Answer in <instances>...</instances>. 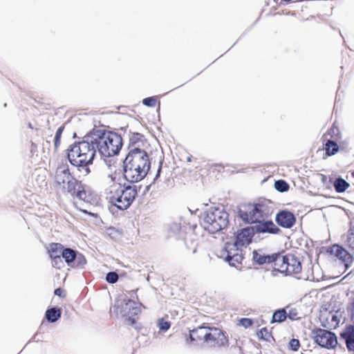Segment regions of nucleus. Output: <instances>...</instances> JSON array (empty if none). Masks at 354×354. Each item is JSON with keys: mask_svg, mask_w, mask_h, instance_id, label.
Masks as SVG:
<instances>
[{"mask_svg": "<svg viewBox=\"0 0 354 354\" xmlns=\"http://www.w3.org/2000/svg\"><path fill=\"white\" fill-rule=\"evenodd\" d=\"M50 185L57 192L67 193L80 200L87 201V193L80 180L73 176L67 163H59L50 173Z\"/></svg>", "mask_w": 354, "mask_h": 354, "instance_id": "1", "label": "nucleus"}, {"mask_svg": "<svg viewBox=\"0 0 354 354\" xmlns=\"http://www.w3.org/2000/svg\"><path fill=\"white\" fill-rule=\"evenodd\" d=\"M187 344H205L211 348H220L229 345V338L226 332L215 326H208L205 324L198 326L186 335Z\"/></svg>", "mask_w": 354, "mask_h": 354, "instance_id": "2", "label": "nucleus"}, {"mask_svg": "<svg viewBox=\"0 0 354 354\" xmlns=\"http://www.w3.org/2000/svg\"><path fill=\"white\" fill-rule=\"evenodd\" d=\"M126 161L124 175L129 182L140 181L149 171L151 162L147 153H128Z\"/></svg>", "mask_w": 354, "mask_h": 354, "instance_id": "3", "label": "nucleus"}, {"mask_svg": "<svg viewBox=\"0 0 354 354\" xmlns=\"http://www.w3.org/2000/svg\"><path fill=\"white\" fill-rule=\"evenodd\" d=\"M95 142L100 153L110 158L117 155L122 147V138L118 133L106 130H97Z\"/></svg>", "mask_w": 354, "mask_h": 354, "instance_id": "4", "label": "nucleus"}, {"mask_svg": "<svg viewBox=\"0 0 354 354\" xmlns=\"http://www.w3.org/2000/svg\"><path fill=\"white\" fill-rule=\"evenodd\" d=\"M95 155L92 142L82 141L72 145L68 153V159L71 165L76 167H86L91 164Z\"/></svg>", "mask_w": 354, "mask_h": 354, "instance_id": "5", "label": "nucleus"}, {"mask_svg": "<svg viewBox=\"0 0 354 354\" xmlns=\"http://www.w3.org/2000/svg\"><path fill=\"white\" fill-rule=\"evenodd\" d=\"M107 164L110 171L102 180V189L106 200L109 201L112 197L116 196V194L123 187V185L121 183V171L117 168V160L111 159L108 161Z\"/></svg>", "mask_w": 354, "mask_h": 354, "instance_id": "6", "label": "nucleus"}, {"mask_svg": "<svg viewBox=\"0 0 354 354\" xmlns=\"http://www.w3.org/2000/svg\"><path fill=\"white\" fill-rule=\"evenodd\" d=\"M228 213L223 209L212 207L203 216L201 225L210 233H216L227 227Z\"/></svg>", "mask_w": 354, "mask_h": 354, "instance_id": "7", "label": "nucleus"}, {"mask_svg": "<svg viewBox=\"0 0 354 354\" xmlns=\"http://www.w3.org/2000/svg\"><path fill=\"white\" fill-rule=\"evenodd\" d=\"M274 270L286 276H292L297 279H306L301 273V261L292 254L282 255L281 253H279Z\"/></svg>", "mask_w": 354, "mask_h": 354, "instance_id": "8", "label": "nucleus"}, {"mask_svg": "<svg viewBox=\"0 0 354 354\" xmlns=\"http://www.w3.org/2000/svg\"><path fill=\"white\" fill-rule=\"evenodd\" d=\"M268 207L264 204L248 203L239 209V217L248 223H258L268 216Z\"/></svg>", "mask_w": 354, "mask_h": 354, "instance_id": "9", "label": "nucleus"}, {"mask_svg": "<svg viewBox=\"0 0 354 354\" xmlns=\"http://www.w3.org/2000/svg\"><path fill=\"white\" fill-rule=\"evenodd\" d=\"M138 194L136 186L123 185V187L109 201L118 209L124 210L129 208Z\"/></svg>", "mask_w": 354, "mask_h": 354, "instance_id": "10", "label": "nucleus"}, {"mask_svg": "<svg viewBox=\"0 0 354 354\" xmlns=\"http://www.w3.org/2000/svg\"><path fill=\"white\" fill-rule=\"evenodd\" d=\"M315 342L322 347L330 349L337 344V339L334 333L322 328H316L313 331Z\"/></svg>", "mask_w": 354, "mask_h": 354, "instance_id": "11", "label": "nucleus"}, {"mask_svg": "<svg viewBox=\"0 0 354 354\" xmlns=\"http://www.w3.org/2000/svg\"><path fill=\"white\" fill-rule=\"evenodd\" d=\"M150 145L145 136L138 132H131L129 138V153H147Z\"/></svg>", "mask_w": 354, "mask_h": 354, "instance_id": "12", "label": "nucleus"}, {"mask_svg": "<svg viewBox=\"0 0 354 354\" xmlns=\"http://www.w3.org/2000/svg\"><path fill=\"white\" fill-rule=\"evenodd\" d=\"M327 253L340 260L344 264L346 268H349L353 261V256L343 247L337 244L329 247Z\"/></svg>", "mask_w": 354, "mask_h": 354, "instance_id": "13", "label": "nucleus"}, {"mask_svg": "<svg viewBox=\"0 0 354 354\" xmlns=\"http://www.w3.org/2000/svg\"><path fill=\"white\" fill-rule=\"evenodd\" d=\"M64 129V126L62 125L59 127L55 132V134L52 139L53 135L51 133V131L50 128L48 129V131L44 132V138L46 142V147L48 150L50 149L51 147V140L53 142V149L55 151H57L60 145V139L62 135V133Z\"/></svg>", "mask_w": 354, "mask_h": 354, "instance_id": "14", "label": "nucleus"}, {"mask_svg": "<svg viewBox=\"0 0 354 354\" xmlns=\"http://www.w3.org/2000/svg\"><path fill=\"white\" fill-rule=\"evenodd\" d=\"M276 221L282 227L290 228L295 225L296 218L292 212L282 210L277 214Z\"/></svg>", "mask_w": 354, "mask_h": 354, "instance_id": "15", "label": "nucleus"}, {"mask_svg": "<svg viewBox=\"0 0 354 354\" xmlns=\"http://www.w3.org/2000/svg\"><path fill=\"white\" fill-rule=\"evenodd\" d=\"M280 252L274 253L272 254L266 255L258 252L257 251L253 252V260L259 265L265 263H273L274 270L276 267V263L278 261V257Z\"/></svg>", "mask_w": 354, "mask_h": 354, "instance_id": "16", "label": "nucleus"}, {"mask_svg": "<svg viewBox=\"0 0 354 354\" xmlns=\"http://www.w3.org/2000/svg\"><path fill=\"white\" fill-rule=\"evenodd\" d=\"M254 236V230L252 228L247 227L242 229L236 235L235 245L242 247L248 245Z\"/></svg>", "mask_w": 354, "mask_h": 354, "instance_id": "17", "label": "nucleus"}, {"mask_svg": "<svg viewBox=\"0 0 354 354\" xmlns=\"http://www.w3.org/2000/svg\"><path fill=\"white\" fill-rule=\"evenodd\" d=\"M340 337L345 341L348 351H354V325H348L340 333Z\"/></svg>", "mask_w": 354, "mask_h": 354, "instance_id": "18", "label": "nucleus"}, {"mask_svg": "<svg viewBox=\"0 0 354 354\" xmlns=\"http://www.w3.org/2000/svg\"><path fill=\"white\" fill-rule=\"evenodd\" d=\"M258 233L277 234L280 230L272 221H260L255 226Z\"/></svg>", "mask_w": 354, "mask_h": 354, "instance_id": "19", "label": "nucleus"}, {"mask_svg": "<svg viewBox=\"0 0 354 354\" xmlns=\"http://www.w3.org/2000/svg\"><path fill=\"white\" fill-rule=\"evenodd\" d=\"M223 258L230 266L234 267H238L241 265L243 259V256L238 252L237 250H235V252L233 254L227 251V254L224 256Z\"/></svg>", "mask_w": 354, "mask_h": 354, "instance_id": "20", "label": "nucleus"}, {"mask_svg": "<svg viewBox=\"0 0 354 354\" xmlns=\"http://www.w3.org/2000/svg\"><path fill=\"white\" fill-rule=\"evenodd\" d=\"M64 248V246L61 243H52L49 244L48 252L50 259L59 260V257H62Z\"/></svg>", "mask_w": 354, "mask_h": 354, "instance_id": "21", "label": "nucleus"}, {"mask_svg": "<svg viewBox=\"0 0 354 354\" xmlns=\"http://www.w3.org/2000/svg\"><path fill=\"white\" fill-rule=\"evenodd\" d=\"M124 312L123 315L137 316L140 313L141 310L135 301L129 299L124 304Z\"/></svg>", "mask_w": 354, "mask_h": 354, "instance_id": "22", "label": "nucleus"}, {"mask_svg": "<svg viewBox=\"0 0 354 354\" xmlns=\"http://www.w3.org/2000/svg\"><path fill=\"white\" fill-rule=\"evenodd\" d=\"M324 144V149L326 156H331L336 154L339 151V146L335 140L326 139Z\"/></svg>", "mask_w": 354, "mask_h": 354, "instance_id": "23", "label": "nucleus"}, {"mask_svg": "<svg viewBox=\"0 0 354 354\" xmlns=\"http://www.w3.org/2000/svg\"><path fill=\"white\" fill-rule=\"evenodd\" d=\"M61 309L54 307L49 308L46 311L45 317L48 322H55L61 317Z\"/></svg>", "mask_w": 354, "mask_h": 354, "instance_id": "24", "label": "nucleus"}, {"mask_svg": "<svg viewBox=\"0 0 354 354\" xmlns=\"http://www.w3.org/2000/svg\"><path fill=\"white\" fill-rule=\"evenodd\" d=\"M333 186L337 192L342 193L345 192L349 187L350 185L344 179L342 178H337L334 181Z\"/></svg>", "mask_w": 354, "mask_h": 354, "instance_id": "25", "label": "nucleus"}, {"mask_svg": "<svg viewBox=\"0 0 354 354\" xmlns=\"http://www.w3.org/2000/svg\"><path fill=\"white\" fill-rule=\"evenodd\" d=\"M62 257L65 261L70 265L74 261L76 257V252L71 248H64Z\"/></svg>", "mask_w": 354, "mask_h": 354, "instance_id": "26", "label": "nucleus"}, {"mask_svg": "<svg viewBox=\"0 0 354 354\" xmlns=\"http://www.w3.org/2000/svg\"><path fill=\"white\" fill-rule=\"evenodd\" d=\"M257 335L259 339L264 340L266 342H271L272 339H274L272 333L269 329L266 327H263L261 328L257 333Z\"/></svg>", "mask_w": 354, "mask_h": 354, "instance_id": "27", "label": "nucleus"}, {"mask_svg": "<svg viewBox=\"0 0 354 354\" xmlns=\"http://www.w3.org/2000/svg\"><path fill=\"white\" fill-rule=\"evenodd\" d=\"M287 318V313L285 309H280L276 310L272 318V322H279L281 323L285 321Z\"/></svg>", "mask_w": 354, "mask_h": 354, "instance_id": "28", "label": "nucleus"}, {"mask_svg": "<svg viewBox=\"0 0 354 354\" xmlns=\"http://www.w3.org/2000/svg\"><path fill=\"white\" fill-rule=\"evenodd\" d=\"M328 135L330 136L331 138H333L334 140H338L340 138L339 129L334 124L327 131V133L324 136V138H326ZM324 140H326V138H324Z\"/></svg>", "mask_w": 354, "mask_h": 354, "instance_id": "29", "label": "nucleus"}, {"mask_svg": "<svg viewBox=\"0 0 354 354\" xmlns=\"http://www.w3.org/2000/svg\"><path fill=\"white\" fill-rule=\"evenodd\" d=\"M274 188L281 192H286L289 189V185L283 180H279L274 183Z\"/></svg>", "mask_w": 354, "mask_h": 354, "instance_id": "30", "label": "nucleus"}, {"mask_svg": "<svg viewBox=\"0 0 354 354\" xmlns=\"http://www.w3.org/2000/svg\"><path fill=\"white\" fill-rule=\"evenodd\" d=\"M346 245L351 250H354V227H351L348 231Z\"/></svg>", "mask_w": 354, "mask_h": 354, "instance_id": "31", "label": "nucleus"}, {"mask_svg": "<svg viewBox=\"0 0 354 354\" xmlns=\"http://www.w3.org/2000/svg\"><path fill=\"white\" fill-rule=\"evenodd\" d=\"M170 327V322L166 320L165 318H160L158 319V328L160 330L167 331Z\"/></svg>", "mask_w": 354, "mask_h": 354, "instance_id": "32", "label": "nucleus"}, {"mask_svg": "<svg viewBox=\"0 0 354 354\" xmlns=\"http://www.w3.org/2000/svg\"><path fill=\"white\" fill-rule=\"evenodd\" d=\"M157 102H158V100H157L156 97H149L145 98L142 100V103L145 105H146L147 106H151V107L156 106L157 104Z\"/></svg>", "mask_w": 354, "mask_h": 354, "instance_id": "33", "label": "nucleus"}, {"mask_svg": "<svg viewBox=\"0 0 354 354\" xmlns=\"http://www.w3.org/2000/svg\"><path fill=\"white\" fill-rule=\"evenodd\" d=\"M118 274L115 272H109L106 274V280L110 283H114L118 280Z\"/></svg>", "mask_w": 354, "mask_h": 354, "instance_id": "34", "label": "nucleus"}, {"mask_svg": "<svg viewBox=\"0 0 354 354\" xmlns=\"http://www.w3.org/2000/svg\"><path fill=\"white\" fill-rule=\"evenodd\" d=\"M253 321L250 318H241L239 320L238 325L243 326L245 328H248L252 326Z\"/></svg>", "mask_w": 354, "mask_h": 354, "instance_id": "35", "label": "nucleus"}, {"mask_svg": "<svg viewBox=\"0 0 354 354\" xmlns=\"http://www.w3.org/2000/svg\"><path fill=\"white\" fill-rule=\"evenodd\" d=\"M287 317H289L292 320H296L299 318L298 316V313L295 309H291L289 310V313H287Z\"/></svg>", "mask_w": 354, "mask_h": 354, "instance_id": "36", "label": "nucleus"}, {"mask_svg": "<svg viewBox=\"0 0 354 354\" xmlns=\"http://www.w3.org/2000/svg\"><path fill=\"white\" fill-rule=\"evenodd\" d=\"M290 346L293 351H297L300 346L299 341L297 339H292L290 342Z\"/></svg>", "mask_w": 354, "mask_h": 354, "instance_id": "37", "label": "nucleus"}, {"mask_svg": "<svg viewBox=\"0 0 354 354\" xmlns=\"http://www.w3.org/2000/svg\"><path fill=\"white\" fill-rule=\"evenodd\" d=\"M54 294L59 297L64 298L66 297V293L64 289L61 288H58L55 290Z\"/></svg>", "mask_w": 354, "mask_h": 354, "instance_id": "38", "label": "nucleus"}, {"mask_svg": "<svg viewBox=\"0 0 354 354\" xmlns=\"http://www.w3.org/2000/svg\"><path fill=\"white\" fill-rule=\"evenodd\" d=\"M52 261H53V266L57 268H60V265L59 264H62L63 262H62V258L59 257V260L57 259H51Z\"/></svg>", "mask_w": 354, "mask_h": 354, "instance_id": "39", "label": "nucleus"}, {"mask_svg": "<svg viewBox=\"0 0 354 354\" xmlns=\"http://www.w3.org/2000/svg\"><path fill=\"white\" fill-rule=\"evenodd\" d=\"M124 317H128L127 321L131 325H133L136 324V319L133 317L134 316L131 315H124Z\"/></svg>", "mask_w": 354, "mask_h": 354, "instance_id": "40", "label": "nucleus"}, {"mask_svg": "<svg viewBox=\"0 0 354 354\" xmlns=\"http://www.w3.org/2000/svg\"><path fill=\"white\" fill-rule=\"evenodd\" d=\"M350 313H351V318L352 321L354 322V297H353V301L351 304Z\"/></svg>", "mask_w": 354, "mask_h": 354, "instance_id": "41", "label": "nucleus"}, {"mask_svg": "<svg viewBox=\"0 0 354 354\" xmlns=\"http://www.w3.org/2000/svg\"><path fill=\"white\" fill-rule=\"evenodd\" d=\"M328 8L327 12L326 13V16H330L333 13V7L331 6H326Z\"/></svg>", "mask_w": 354, "mask_h": 354, "instance_id": "42", "label": "nucleus"}, {"mask_svg": "<svg viewBox=\"0 0 354 354\" xmlns=\"http://www.w3.org/2000/svg\"><path fill=\"white\" fill-rule=\"evenodd\" d=\"M74 204H75V207H76L77 209H79L80 211H82V212H84V213H87V212H86V210L82 209L81 207H79L77 205L76 203H74Z\"/></svg>", "mask_w": 354, "mask_h": 354, "instance_id": "43", "label": "nucleus"}, {"mask_svg": "<svg viewBox=\"0 0 354 354\" xmlns=\"http://www.w3.org/2000/svg\"><path fill=\"white\" fill-rule=\"evenodd\" d=\"M160 170H161V168H160V167H159V169H158V174H157V175H156V178L159 176V174H160Z\"/></svg>", "mask_w": 354, "mask_h": 354, "instance_id": "44", "label": "nucleus"}, {"mask_svg": "<svg viewBox=\"0 0 354 354\" xmlns=\"http://www.w3.org/2000/svg\"><path fill=\"white\" fill-rule=\"evenodd\" d=\"M86 173L89 172V169L88 168H86Z\"/></svg>", "mask_w": 354, "mask_h": 354, "instance_id": "45", "label": "nucleus"}]
</instances>
